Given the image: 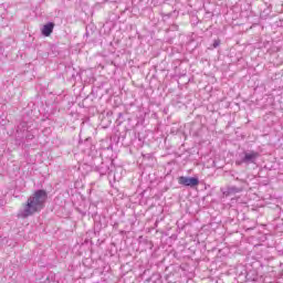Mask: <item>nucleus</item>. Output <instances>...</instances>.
Segmentation results:
<instances>
[{"mask_svg":"<svg viewBox=\"0 0 283 283\" xmlns=\"http://www.w3.org/2000/svg\"><path fill=\"white\" fill-rule=\"evenodd\" d=\"M220 43H221L220 39L214 40L213 43H212V48H214V49L220 48Z\"/></svg>","mask_w":283,"mask_h":283,"instance_id":"0eeeda50","label":"nucleus"},{"mask_svg":"<svg viewBox=\"0 0 283 283\" xmlns=\"http://www.w3.org/2000/svg\"><path fill=\"white\" fill-rule=\"evenodd\" d=\"M240 191H242V189H240L235 186H232V187L228 188L226 196H231V193H240Z\"/></svg>","mask_w":283,"mask_h":283,"instance_id":"423d86ee","label":"nucleus"},{"mask_svg":"<svg viewBox=\"0 0 283 283\" xmlns=\"http://www.w3.org/2000/svg\"><path fill=\"white\" fill-rule=\"evenodd\" d=\"M48 200V192L43 189L36 190L31 195L27 203H24L23 210L20 211V218H30L34 213H39L45 207V201Z\"/></svg>","mask_w":283,"mask_h":283,"instance_id":"f257e3e1","label":"nucleus"},{"mask_svg":"<svg viewBox=\"0 0 283 283\" xmlns=\"http://www.w3.org/2000/svg\"><path fill=\"white\" fill-rule=\"evenodd\" d=\"M41 32L43 36H50L52 32H54V22H48L44 24Z\"/></svg>","mask_w":283,"mask_h":283,"instance_id":"20e7f679","label":"nucleus"},{"mask_svg":"<svg viewBox=\"0 0 283 283\" xmlns=\"http://www.w3.org/2000/svg\"><path fill=\"white\" fill-rule=\"evenodd\" d=\"M148 282L149 283H163V276H160V274H158V273L153 274Z\"/></svg>","mask_w":283,"mask_h":283,"instance_id":"39448f33","label":"nucleus"},{"mask_svg":"<svg viewBox=\"0 0 283 283\" xmlns=\"http://www.w3.org/2000/svg\"><path fill=\"white\" fill-rule=\"evenodd\" d=\"M260 158V153L255 150H244L243 156L240 160L235 161V165H255L256 160Z\"/></svg>","mask_w":283,"mask_h":283,"instance_id":"f03ea898","label":"nucleus"},{"mask_svg":"<svg viewBox=\"0 0 283 283\" xmlns=\"http://www.w3.org/2000/svg\"><path fill=\"white\" fill-rule=\"evenodd\" d=\"M179 185H182L184 187H198L200 185V180L196 177H185L181 176L178 178Z\"/></svg>","mask_w":283,"mask_h":283,"instance_id":"7ed1b4c3","label":"nucleus"}]
</instances>
